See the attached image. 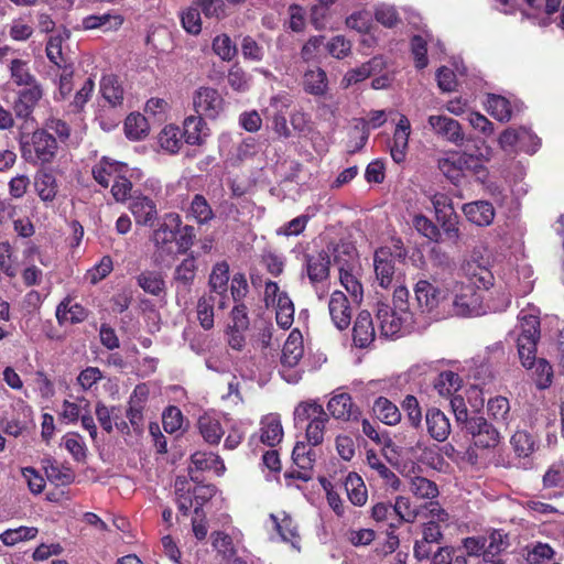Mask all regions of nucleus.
<instances>
[{
	"mask_svg": "<svg viewBox=\"0 0 564 564\" xmlns=\"http://www.w3.org/2000/svg\"><path fill=\"white\" fill-rule=\"evenodd\" d=\"M470 282L455 283L451 293L444 299V308L455 316L466 317L477 314L480 305V296L476 292L477 289H489L492 285L494 276L489 270L476 267L470 272Z\"/></svg>",
	"mask_w": 564,
	"mask_h": 564,
	"instance_id": "1",
	"label": "nucleus"
},
{
	"mask_svg": "<svg viewBox=\"0 0 564 564\" xmlns=\"http://www.w3.org/2000/svg\"><path fill=\"white\" fill-rule=\"evenodd\" d=\"M22 159L33 165L51 164L58 152L57 139L45 129H36L26 139L20 141Z\"/></svg>",
	"mask_w": 564,
	"mask_h": 564,
	"instance_id": "2",
	"label": "nucleus"
},
{
	"mask_svg": "<svg viewBox=\"0 0 564 564\" xmlns=\"http://www.w3.org/2000/svg\"><path fill=\"white\" fill-rule=\"evenodd\" d=\"M294 419L297 423L308 422L305 431V443L307 445L316 447L323 443L328 415L321 404L315 402L300 403L295 408Z\"/></svg>",
	"mask_w": 564,
	"mask_h": 564,
	"instance_id": "3",
	"label": "nucleus"
},
{
	"mask_svg": "<svg viewBox=\"0 0 564 564\" xmlns=\"http://www.w3.org/2000/svg\"><path fill=\"white\" fill-rule=\"evenodd\" d=\"M355 258V248L348 243L337 245L334 248V260L339 265L340 283L356 302H360L364 291L361 283L352 273Z\"/></svg>",
	"mask_w": 564,
	"mask_h": 564,
	"instance_id": "4",
	"label": "nucleus"
},
{
	"mask_svg": "<svg viewBox=\"0 0 564 564\" xmlns=\"http://www.w3.org/2000/svg\"><path fill=\"white\" fill-rule=\"evenodd\" d=\"M193 106L198 116L214 120L224 111L225 101L217 89L199 87L194 93Z\"/></svg>",
	"mask_w": 564,
	"mask_h": 564,
	"instance_id": "5",
	"label": "nucleus"
},
{
	"mask_svg": "<svg viewBox=\"0 0 564 564\" xmlns=\"http://www.w3.org/2000/svg\"><path fill=\"white\" fill-rule=\"evenodd\" d=\"M182 225L178 214L170 213L164 215L163 221L153 230L151 240L160 254L171 253L172 245L176 239L177 230Z\"/></svg>",
	"mask_w": 564,
	"mask_h": 564,
	"instance_id": "6",
	"label": "nucleus"
},
{
	"mask_svg": "<svg viewBox=\"0 0 564 564\" xmlns=\"http://www.w3.org/2000/svg\"><path fill=\"white\" fill-rule=\"evenodd\" d=\"M464 429L471 435L477 447L491 448L500 442L498 429L482 416H471Z\"/></svg>",
	"mask_w": 564,
	"mask_h": 564,
	"instance_id": "7",
	"label": "nucleus"
},
{
	"mask_svg": "<svg viewBox=\"0 0 564 564\" xmlns=\"http://www.w3.org/2000/svg\"><path fill=\"white\" fill-rule=\"evenodd\" d=\"M316 457L317 453L313 446L307 445L303 441L296 442L292 452V459L299 470L286 473L285 476L290 478H297L303 481L311 480L313 478V467Z\"/></svg>",
	"mask_w": 564,
	"mask_h": 564,
	"instance_id": "8",
	"label": "nucleus"
},
{
	"mask_svg": "<svg viewBox=\"0 0 564 564\" xmlns=\"http://www.w3.org/2000/svg\"><path fill=\"white\" fill-rule=\"evenodd\" d=\"M431 130L442 139L459 147L465 142V133L460 123L447 116L432 115L427 118Z\"/></svg>",
	"mask_w": 564,
	"mask_h": 564,
	"instance_id": "9",
	"label": "nucleus"
},
{
	"mask_svg": "<svg viewBox=\"0 0 564 564\" xmlns=\"http://www.w3.org/2000/svg\"><path fill=\"white\" fill-rule=\"evenodd\" d=\"M329 252L321 250L304 254V271L312 284L325 281L329 275Z\"/></svg>",
	"mask_w": 564,
	"mask_h": 564,
	"instance_id": "10",
	"label": "nucleus"
},
{
	"mask_svg": "<svg viewBox=\"0 0 564 564\" xmlns=\"http://www.w3.org/2000/svg\"><path fill=\"white\" fill-rule=\"evenodd\" d=\"M328 311L334 325L340 329H346L351 323V307L347 296L340 292L332 293L328 302Z\"/></svg>",
	"mask_w": 564,
	"mask_h": 564,
	"instance_id": "11",
	"label": "nucleus"
},
{
	"mask_svg": "<svg viewBox=\"0 0 564 564\" xmlns=\"http://www.w3.org/2000/svg\"><path fill=\"white\" fill-rule=\"evenodd\" d=\"M121 172H128L127 164L107 156H102L91 170L94 180L105 188H107L110 182H113Z\"/></svg>",
	"mask_w": 564,
	"mask_h": 564,
	"instance_id": "12",
	"label": "nucleus"
},
{
	"mask_svg": "<svg viewBox=\"0 0 564 564\" xmlns=\"http://www.w3.org/2000/svg\"><path fill=\"white\" fill-rule=\"evenodd\" d=\"M329 414L336 420L352 421L357 420L360 411L352 402L348 393L334 395L327 403Z\"/></svg>",
	"mask_w": 564,
	"mask_h": 564,
	"instance_id": "13",
	"label": "nucleus"
},
{
	"mask_svg": "<svg viewBox=\"0 0 564 564\" xmlns=\"http://www.w3.org/2000/svg\"><path fill=\"white\" fill-rule=\"evenodd\" d=\"M42 96L43 90L39 84L21 90L13 105L15 116L21 119H29Z\"/></svg>",
	"mask_w": 564,
	"mask_h": 564,
	"instance_id": "14",
	"label": "nucleus"
},
{
	"mask_svg": "<svg viewBox=\"0 0 564 564\" xmlns=\"http://www.w3.org/2000/svg\"><path fill=\"white\" fill-rule=\"evenodd\" d=\"M425 424L430 436L437 442H444L451 434L449 420L440 409L431 408L426 411Z\"/></svg>",
	"mask_w": 564,
	"mask_h": 564,
	"instance_id": "15",
	"label": "nucleus"
},
{
	"mask_svg": "<svg viewBox=\"0 0 564 564\" xmlns=\"http://www.w3.org/2000/svg\"><path fill=\"white\" fill-rule=\"evenodd\" d=\"M129 209L134 216L138 225L152 226L158 218L156 205L147 196L133 197Z\"/></svg>",
	"mask_w": 564,
	"mask_h": 564,
	"instance_id": "16",
	"label": "nucleus"
},
{
	"mask_svg": "<svg viewBox=\"0 0 564 564\" xmlns=\"http://www.w3.org/2000/svg\"><path fill=\"white\" fill-rule=\"evenodd\" d=\"M375 337L376 330L370 313L367 311L360 312L352 328L355 345L360 348L368 347L375 340Z\"/></svg>",
	"mask_w": 564,
	"mask_h": 564,
	"instance_id": "17",
	"label": "nucleus"
},
{
	"mask_svg": "<svg viewBox=\"0 0 564 564\" xmlns=\"http://www.w3.org/2000/svg\"><path fill=\"white\" fill-rule=\"evenodd\" d=\"M414 292L419 305L424 311L430 312L441 303L444 305L445 295H443V292L426 280L419 281L414 288Z\"/></svg>",
	"mask_w": 564,
	"mask_h": 564,
	"instance_id": "18",
	"label": "nucleus"
},
{
	"mask_svg": "<svg viewBox=\"0 0 564 564\" xmlns=\"http://www.w3.org/2000/svg\"><path fill=\"white\" fill-rule=\"evenodd\" d=\"M373 262L379 285L384 289L389 288L392 284L395 272L392 254L386 249H380L376 251Z\"/></svg>",
	"mask_w": 564,
	"mask_h": 564,
	"instance_id": "19",
	"label": "nucleus"
},
{
	"mask_svg": "<svg viewBox=\"0 0 564 564\" xmlns=\"http://www.w3.org/2000/svg\"><path fill=\"white\" fill-rule=\"evenodd\" d=\"M467 219L477 226H489L495 218V208L487 200H476L463 206Z\"/></svg>",
	"mask_w": 564,
	"mask_h": 564,
	"instance_id": "20",
	"label": "nucleus"
},
{
	"mask_svg": "<svg viewBox=\"0 0 564 564\" xmlns=\"http://www.w3.org/2000/svg\"><path fill=\"white\" fill-rule=\"evenodd\" d=\"M148 398V390L144 386H138L133 390L130 400L127 417L132 425L133 430L138 433L143 429V403Z\"/></svg>",
	"mask_w": 564,
	"mask_h": 564,
	"instance_id": "21",
	"label": "nucleus"
},
{
	"mask_svg": "<svg viewBox=\"0 0 564 564\" xmlns=\"http://www.w3.org/2000/svg\"><path fill=\"white\" fill-rule=\"evenodd\" d=\"M135 280L138 286L152 296L162 297L166 293V283L161 271L143 270Z\"/></svg>",
	"mask_w": 564,
	"mask_h": 564,
	"instance_id": "22",
	"label": "nucleus"
},
{
	"mask_svg": "<svg viewBox=\"0 0 564 564\" xmlns=\"http://www.w3.org/2000/svg\"><path fill=\"white\" fill-rule=\"evenodd\" d=\"M185 142L191 145H202L209 135V129L200 116H189L183 123Z\"/></svg>",
	"mask_w": 564,
	"mask_h": 564,
	"instance_id": "23",
	"label": "nucleus"
},
{
	"mask_svg": "<svg viewBox=\"0 0 564 564\" xmlns=\"http://www.w3.org/2000/svg\"><path fill=\"white\" fill-rule=\"evenodd\" d=\"M377 321L379 324L380 335L386 338L393 337L401 330L402 318L397 315L395 311L386 304L378 306Z\"/></svg>",
	"mask_w": 564,
	"mask_h": 564,
	"instance_id": "24",
	"label": "nucleus"
},
{
	"mask_svg": "<svg viewBox=\"0 0 564 564\" xmlns=\"http://www.w3.org/2000/svg\"><path fill=\"white\" fill-rule=\"evenodd\" d=\"M366 463L371 470L376 471L378 476L384 480L387 486L391 487L393 490L400 488L401 481L399 477L386 465L376 451H367Z\"/></svg>",
	"mask_w": 564,
	"mask_h": 564,
	"instance_id": "25",
	"label": "nucleus"
},
{
	"mask_svg": "<svg viewBox=\"0 0 564 564\" xmlns=\"http://www.w3.org/2000/svg\"><path fill=\"white\" fill-rule=\"evenodd\" d=\"M519 325L516 340H539L540 319L533 312L522 310L518 316Z\"/></svg>",
	"mask_w": 564,
	"mask_h": 564,
	"instance_id": "26",
	"label": "nucleus"
},
{
	"mask_svg": "<svg viewBox=\"0 0 564 564\" xmlns=\"http://www.w3.org/2000/svg\"><path fill=\"white\" fill-rule=\"evenodd\" d=\"M304 352L302 336L292 332L283 345L281 364L284 367L293 368L302 359Z\"/></svg>",
	"mask_w": 564,
	"mask_h": 564,
	"instance_id": "27",
	"label": "nucleus"
},
{
	"mask_svg": "<svg viewBox=\"0 0 564 564\" xmlns=\"http://www.w3.org/2000/svg\"><path fill=\"white\" fill-rule=\"evenodd\" d=\"M34 188L43 202H52L58 192L55 175L47 170H41L35 174Z\"/></svg>",
	"mask_w": 564,
	"mask_h": 564,
	"instance_id": "28",
	"label": "nucleus"
},
{
	"mask_svg": "<svg viewBox=\"0 0 564 564\" xmlns=\"http://www.w3.org/2000/svg\"><path fill=\"white\" fill-rule=\"evenodd\" d=\"M229 281V265L226 262L216 263L209 275V288L210 293L218 295L219 307H225L224 293L227 291V284Z\"/></svg>",
	"mask_w": 564,
	"mask_h": 564,
	"instance_id": "29",
	"label": "nucleus"
},
{
	"mask_svg": "<svg viewBox=\"0 0 564 564\" xmlns=\"http://www.w3.org/2000/svg\"><path fill=\"white\" fill-rule=\"evenodd\" d=\"M198 430L204 441L210 445H217L225 433L220 421L207 413L199 416Z\"/></svg>",
	"mask_w": 564,
	"mask_h": 564,
	"instance_id": "30",
	"label": "nucleus"
},
{
	"mask_svg": "<svg viewBox=\"0 0 564 564\" xmlns=\"http://www.w3.org/2000/svg\"><path fill=\"white\" fill-rule=\"evenodd\" d=\"M473 156L466 153H452L437 162L440 171L448 178L456 180Z\"/></svg>",
	"mask_w": 564,
	"mask_h": 564,
	"instance_id": "31",
	"label": "nucleus"
},
{
	"mask_svg": "<svg viewBox=\"0 0 564 564\" xmlns=\"http://www.w3.org/2000/svg\"><path fill=\"white\" fill-rule=\"evenodd\" d=\"M303 88L313 96L325 95L328 88L326 73L319 67L307 69L303 77Z\"/></svg>",
	"mask_w": 564,
	"mask_h": 564,
	"instance_id": "32",
	"label": "nucleus"
},
{
	"mask_svg": "<svg viewBox=\"0 0 564 564\" xmlns=\"http://www.w3.org/2000/svg\"><path fill=\"white\" fill-rule=\"evenodd\" d=\"M260 440L268 446L278 445L283 437V427L281 421L275 415H268L261 421Z\"/></svg>",
	"mask_w": 564,
	"mask_h": 564,
	"instance_id": "33",
	"label": "nucleus"
},
{
	"mask_svg": "<svg viewBox=\"0 0 564 564\" xmlns=\"http://www.w3.org/2000/svg\"><path fill=\"white\" fill-rule=\"evenodd\" d=\"M486 109L490 116L500 122H508L512 117V106L509 99L496 94H488Z\"/></svg>",
	"mask_w": 564,
	"mask_h": 564,
	"instance_id": "34",
	"label": "nucleus"
},
{
	"mask_svg": "<svg viewBox=\"0 0 564 564\" xmlns=\"http://www.w3.org/2000/svg\"><path fill=\"white\" fill-rule=\"evenodd\" d=\"M87 317L86 310L80 304H72L70 300L65 299L56 308V318L59 325L66 323L77 324Z\"/></svg>",
	"mask_w": 564,
	"mask_h": 564,
	"instance_id": "35",
	"label": "nucleus"
},
{
	"mask_svg": "<svg viewBox=\"0 0 564 564\" xmlns=\"http://www.w3.org/2000/svg\"><path fill=\"white\" fill-rule=\"evenodd\" d=\"M344 486L352 505L361 507L367 502V488L362 478L357 473H349L346 476Z\"/></svg>",
	"mask_w": 564,
	"mask_h": 564,
	"instance_id": "36",
	"label": "nucleus"
},
{
	"mask_svg": "<svg viewBox=\"0 0 564 564\" xmlns=\"http://www.w3.org/2000/svg\"><path fill=\"white\" fill-rule=\"evenodd\" d=\"M43 468L47 479L56 486H66L74 480V474L70 468L59 465L51 458L43 460Z\"/></svg>",
	"mask_w": 564,
	"mask_h": 564,
	"instance_id": "37",
	"label": "nucleus"
},
{
	"mask_svg": "<svg viewBox=\"0 0 564 564\" xmlns=\"http://www.w3.org/2000/svg\"><path fill=\"white\" fill-rule=\"evenodd\" d=\"M372 410L376 416L387 425H395L401 421L398 406L384 397L376 399Z\"/></svg>",
	"mask_w": 564,
	"mask_h": 564,
	"instance_id": "38",
	"label": "nucleus"
},
{
	"mask_svg": "<svg viewBox=\"0 0 564 564\" xmlns=\"http://www.w3.org/2000/svg\"><path fill=\"white\" fill-rule=\"evenodd\" d=\"M219 303L218 295L214 293L204 294L197 302V318L204 329H210L214 326V306Z\"/></svg>",
	"mask_w": 564,
	"mask_h": 564,
	"instance_id": "39",
	"label": "nucleus"
},
{
	"mask_svg": "<svg viewBox=\"0 0 564 564\" xmlns=\"http://www.w3.org/2000/svg\"><path fill=\"white\" fill-rule=\"evenodd\" d=\"M381 66L382 59L380 57H373L372 59L362 64L361 66L348 70L345 74L343 82L346 84V86L357 84L359 82L365 80L373 73L380 70Z\"/></svg>",
	"mask_w": 564,
	"mask_h": 564,
	"instance_id": "40",
	"label": "nucleus"
},
{
	"mask_svg": "<svg viewBox=\"0 0 564 564\" xmlns=\"http://www.w3.org/2000/svg\"><path fill=\"white\" fill-rule=\"evenodd\" d=\"M392 507L393 516L398 517V522H390L391 528H398L402 522L413 523L419 514L410 499L403 496H398Z\"/></svg>",
	"mask_w": 564,
	"mask_h": 564,
	"instance_id": "41",
	"label": "nucleus"
},
{
	"mask_svg": "<svg viewBox=\"0 0 564 564\" xmlns=\"http://www.w3.org/2000/svg\"><path fill=\"white\" fill-rule=\"evenodd\" d=\"M487 412L498 424L508 426L511 415L510 404L507 398L500 395L491 398L487 404Z\"/></svg>",
	"mask_w": 564,
	"mask_h": 564,
	"instance_id": "42",
	"label": "nucleus"
},
{
	"mask_svg": "<svg viewBox=\"0 0 564 564\" xmlns=\"http://www.w3.org/2000/svg\"><path fill=\"white\" fill-rule=\"evenodd\" d=\"M191 460L197 470L214 469L217 475H223L226 470L223 459L214 453L196 452Z\"/></svg>",
	"mask_w": 564,
	"mask_h": 564,
	"instance_id": "43",
	"label": "nucleus"
},
{
	"mask_svg": "<svg viewBox=\"0 0 564 564\" xmlns=\"http://www.w3.org/2000/svg\"><path fill=\"white\" fill-rule=\"evenodd\" d=\"M462 387L460 377L454 371H444L434 381V389L441 397H452Z\"/></svg>",
	"mask_w": 564,
	"mask_h": 564,
	"instance_id": "44",
	"label": "nucleus"
},
{
	"mask_svg": "<svg viewBox=\"0 0 564 564\" xmlns=\"http://www.w3.org/2000/svg\"><path fill=\"white\" fill-rule=\"evenodd\" d=\"M197 265L194 256H188L178 265H176L173 279L184 288H189L196 276Z\"/></svg>",
	"mask_w": 564,
	"mask_h": 564,
	"instance_id": "45",
	"label": "nucleus"
},
{
	"mask_svg": "<svg viewBox=\"0 0 564 564\" xmlns=\"http://www.w3.org/2000/svg\"><path fill=\"white\" fill-rule=\"evenodd\" d=\"M187 217L193 218L198 224H206L214 218V212L207 199L203 195L196 194L191 202Z\"/></svg>",
	"mask_w": 564,
	"mask_h": 564,
	"instance_id": "46",
	"label": "nucleus"
},
{
	"mask_svg": "<svg viewBox=\"0 0 564 564\" xmlns=\"http://www.w3.org/2000/svg\"><path fill=\"white\" fill-rule=\"evenodd\" d=\"M485 542V564H488L489 557H495L506 550L509 545L508 535L501 530H494L489 535L482 536Z\"/></svg>",
	"mask_w": 564,
	"mask_h": 564,
	"instance_id": "47",
	"label": "nucleus"
},
{
	"mask_svg": "<svg viewBox=\"0 0 564 564\" xmlns=\"http://www.w3.org/2000/svg\"><path fill=\"white\" fill-rule=\"evenodd\" d=\"M124 132L130 140H140L149 132L147 118L140 113H130L124 120Z\"/></svg>",
	"mask_w": 564,
	"mask_h": 564,
	"instance_id": "48",
	"label": "nucleus"
},
{
	"mask_svg": "<svg viewBox=\"0 0 564 564\" xmlns=\"http://www.w3.org/2000/svg\"><path fill=\"white\" fill-rule=\"evenodd\" d=\"M275 306V318L278 325L288 329L294 321V305L286 293L279 295Z\"/></svg>",
	"mask_w": 564,
	"mask_h": 564,
	"instance_id": "49",
	"label": "nucleus"
},
{
	"mask_svg": "<svg viewBox=\"0 0 564 564\" xmlns=\"http://www.w3.org/2000/svg\"><path fill=\"white\" fill-rule=\"evenodd\" d=\"M160 147L169 153H176L182 145V134L178 127L169 124L162 129L158 137Z\"/></svg>",
	"mask_w": 564,
	"mask_h": 564,
	"instance_id": "50",
	"label": "nucleus"
},
{
	"mask_svg": "<svg viewBox=\"0 0 564 564\" xmlns=\"http://www.w3.org/2000/svg\"><path fill=\"white\" fill-rule=\"evenodd\" d=\"M510 444L518 457L527 458L535 451V441L527 431H517L511 436Z\"/></svg>",
	"mask_w": 564,
	"mask_h": 564,
	"instance_id": "51",
	"label": "nucleus"
},
{
	"mask_svg": "<svg viewBox=\"0 0 564 564\" xmlns=\"http://www.w3.org/2000/svg\"><path fill=\"white\" fill-rule=\"evenodd\" d=\"M530 138L527 128H508L506 129L498 139L500 148L506 152H514L520 150V139Z\"/></svg>",
	"mask_w": 564,
	"mask_h": 564,
	"instance_id": "52",
	"label": "nucleus"
},
{
	"mask_svg": "<svg viewBox=\"0 0 564 564\" xmlns=\"http://www.w3.org/2000/svg\"><path fill=\"white\" fill-rule=\"evenodd\" d=\"M104 98L112 106L120 105L123 100V89L115 76H105L100 83Z\"/></svg>",
	"mask_w": 564,
	"mask_h": 564,
	"instance_id": "53",
	"label": "nucleus"
},
{
	"mask_svg": "<svg viewBox=\"0 0 564 564\" xmlns=\"http://www.w3.org/2000/svg\"><path fill=\"white\" fill-rule=\"evenodd\" d=\"M37 532V529L34 527H19L1 533L0 540L4 545L12 546L19 542L34 539Z\"/></svg>",
	"mask_w": 564,
	"mask_h": 564,
	"instance_id": "54",
	"label": "nucleus"
},
{
	"mask_svg": "<svg viewBox=\"0 0 564 564\" xmlns=\"http://www.w3.org/2000/svg\"><path fill=\"white\" fill-rule=\"evenodd\" d=\"M11 78L18 86L31 87L37 85L34 76L30 73L26 63L21 59H13L10 65Z\"/></svg>",
	"mask_w": 564,
	"mask_h": 564,
	"instance_id": "55",
	"label": "nucleus"
},
{
	"mask_svg": "<svg viewBox=\"0 0 564 564\" xmlns=\"http://www.w3.org/2000/svg\"><path fill=\"white\" fill-rule=\"evenodd\" d=\"M213 51L226 62L232 61L238 53L236 44L227 34L217 35L213 40Z\"/></svg>",
	"mask_w": 564,
	"mask_h": 564,
	"instance_id": "56",
	"label": "nucleus"
},
{
	"mask_svg": "<svg viewBox=\"0 0 564 564\" xmlns=\"http://www.w3.org/2000/svg\"><path fill=\"white\" fill-rule=\"evenodd\" d=\"M410 491L421 499H432L438 494L437 486L424 477L412 478L410 481Z\"/></svg>",
	"mask_w": 564,
	"mask_h": 564,
	"instance_id": "57",
	"label": "nucleus"
},
{
	"mask_svg": "<svg viewBox=\"0 0 564 564\" xmlns=\"http://www.w3.org/2000/svg\"><path fill=\"white\" fill-rule=\"evenodd\" d=\"M386 121L387 118L384 110H372L369 112L367 119H360V122L362 124V135L360 138V143L357 147V149H361L366 144L370 129H377L381 127Z\"/></svg>",
	"mask_w": 564,
	"mask_h": 564,
	"instance_id": "58",
	"label": "nucleus"
},
{
	"mask_svg": "<svg viewBox=\"0 0 564 564\" xmlns=\"http://www.w3.org/2000/svg\"><path fill=\"white\" fill-rule=\"evenodd\" d=\"M543 488H564V463L552 464L542 478Z\"/></svg>",
	"mask_w": 564,
	"mask_h": 564,
	"instance_id": "59",
	"label": "nucleus"
},
{
	"mask_svg": "<svg viewBox=\"0 0 564 564\" xmlns=\"http://www.w3.org/2000/svg\"><path fill=\"white\" fill-rule=\"evenodd\" d=\"M533 375L539 389L547 388L552 382L553 369L547 360L540 358L534 360Z\"/></svg>",
	"mask_w": 564,
	"mask_h": 564,
	"instance_id": "60",
	"label": "nucleus"
},
{
	"mask_svg": "<svg viewBox=\"0 0 564 564\" xmlns=\"http://www.w3.org/2000/svg\"><path fill=\"white\" fill-rule=\"evenodd\" d=\"M181 22L184 30L193 35L202 31V19L198 8L189 7L181 13Z\"/></svg>",
	"mask_w": 564,
	"mask_h": 564,
	"instance_id": "61",
	"label": "nucleus"
},
{
	"mask_svg": "<svg viewBox=\"0 0 564 564\" xmlns=\"http://www.w3.org/2000/svg\"><path fill=\"white\" fill-rule=\"evenodd\" d=\"M402 409L406 413L410 425L419 429L422 425V412L417 399L414 395H406L402 402Z\"/></svg>",
	"mask_w": 564,
	"mask_h": 564,
	"instance_id": "62",
	"label": "nucleus"
},
{
	"mask_svg": "<svg viewBox=\"0 0 564 564\" xmlns=\"http://www.w3.org/2000/svg\"><path fill=\"white\" fill-rule=\"evenodd\" d=\"M126 174L127 172H121L120 175H117L111 186V194L118 203L126 202L131 195L132 183Z\"/></svg>",
	"mask_w": 564,
	"mask_h": 564,
	"instance_id": "63",
	"label": "nucleus"
},
{
	"mask_svg": "<svg viewBox=\"0 0 564 564\" xmlns=\"http://www.w3.org/2000/svg\"><path fill=\"white\" fill-rule=\"evenodd\" d=\"M162 424L166 433H175L182 429L183 414L176 406H169L162 414Z\"/></svg>",
	"mask_w": 564,
	"mask_h": 564,
	"instance_id": "64",
	"label": "nucleus"
}]
</instances>
